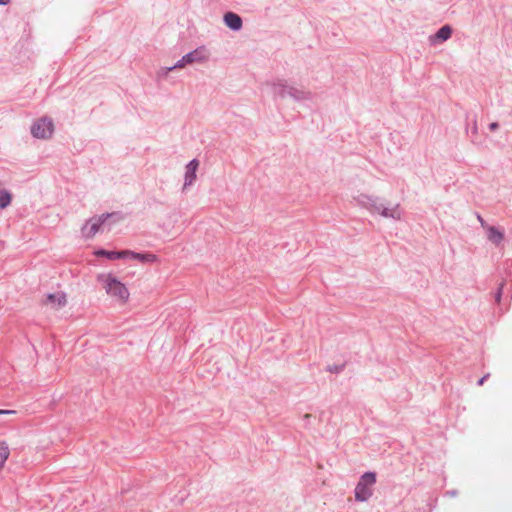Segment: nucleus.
Listing matches in <instances>:
<instances>
[{
	"label": "nucleus",
	"instance_id": "obj_7",
	"mask_svg": "<svg viewBox=\"0 0 512 512\" xmlns=\"http://www.w3.org/2000/svg\"><path fill=\"white\" fill-rule=\"evenodd\" d=\"M208 59V53L204 48H198L184 56L186 63L204 62Z\"/></svg>",
	"mask_w": 512,
	"mask_h": 512
},
{
	"label": "nucleus",
	"instance_id": "obj_13",
	"mask_svg": "<svg viewBox=\"0 0 512 512\" xmlns=\"http://www.w3.org/2000/svg\"><path fill=\"white\" fill-rule=\"evenodd\" d=\"M451 34H452L451 27L449 25H445L438 30V32L435 34L434 38L436 40L446 41L447 39H449L451 37Z\"/></svg>",
	"mask_w": 512,
	"mask_h": 512
},
{
	"label": "nucleus",
	"instance_id": "obj_9",
	"mask_svg": "<svg viewBox=\"0 0 512 512\" xmlns=\"http://www.w3.org/2000/svg\"><path fill=\"white\" fill-rule=\"evenodd\" d=\"M224 22L232 30H239L242 27V19L233 12H227L224 15Z\"/></svg>",
	"mask_w": 512,
	"mask_h": 512
},
{
	"label": "nucleus",
	"instance_id": "obj_11",
	"mask_svg": "<svg viewBox=\"0 0 512 512\" xmlns=\"http://www.w3.org/2000/svg\"><path fill=\"white\" fill-rule=\"evenodd\" d=\"M10 456V448L6 441H0V473Z\"/></svg>",
	"mask_w": 512,
	"mask_h": 512
},
{
	"label": "nucleus",
	"instance_id": "obj_3",
	"mask_svg": "<svg viewBox=\"0 0 512 512\" xmlns=\"http://www.w3.org/2000/svg\"><path fill=\"white\" fill-rule=\"evenodd\" d=\"M54 131V124L49 118H42L34 123L31 128V133L34 137L46 139L52 136Z\"/></svg>",
	"mask_w": 512,
	"mask_h": 512
},
{
	"label": "nucleus",
	"instance_id": "obj_6",
	"mask_svg": "<svg viewBox=\"0 0 512 512\" xmlns=\"http://www.w3.org/2000/svg\"><path fill=\"white\" fill-rule=\"evenodd\" d=\"M123 258H129V259L138 260L141 262H156L157 261V256L154 254H151V253L142 254V253H136V252L129 251V250L123 251Z\"/></svg>",
	"mask_w": 512,
	"mask_h": 512
},
{
	"label": "nucleus",
	"instance_id": "obj_5",
	"mask_svg": "<svg viewBox=\"0 0 512 512\" xmlns=\"http://www.w3.org/2000/svg\"><path fill=\"white\" fill-rule=\"evenodd\" d=\"M67 304V297L64 292L58 291L48 294L43 300V305L53 310H58Z\"/></svg>",
	"mask_w": 512,
	"mask_h": 512
},
{
	"label": "nucleus",
	"instance_id": "obj_12",
	"mask_svg": "<svg viewBox=\"0 0 512 512\" xmlns=\"http://www.w3.org/2000/svg\"><path fill=\"white\" fill-rule=\"evenodd\" d=\"M503 233L499 231L497 228L491 226L488 227V239L495 243L499 244L503 240Z\"/></svg>",
	"mask_w": 512,
	"mask_h": 512
},
{
	"label": "nucleus",
	"instance_id": "obj_18",
	"mask_svg": "<svg viewBox=\"0 0 512 512\" xmlns=\"http://www.w3.org/2000/svg\"><path fill=\"white\" fill-rule=\"evenodd\" d=\"M15 414L13 410H2L0 409V415Z\"/></svg>",
	"mask_w": 512,
	"mask_h": 512
},
{
	"label": "nucleus",
	"instance_id": "obj_20",
	"mask_svg": "<svg viewBox=\"0 0 512 512\" xmlns=\"http://www.w3.org/2000/svg\"><path fill=\"white\" fill-rule=\"evenodd\" d=\"M488 375L482 377L480 380H479V385H483L485 380L487 379Z\"/></svg>",
	"mask_w": 512,
	"mask_h": 512
},
{
	"label": "nucleus",
	"instance_id": "obj_21",
	"mask_svg": "<svg viewBox=\"0 0 512 512\" xmlns=\"http://www.w3.org/2000/svg\"><path fill=\"white\" fill-rule=\"evenodd\" d=\"M10 3V0H0V5H7Z\"/></svg>",
	"mask_w": 512,
	"mask_h": 512
},
{
	"label": "nucleus",
	"instance_id": "obj_8",
	"mask_svg": "<svg viewBox=\"0 0 512 512\" xmlns=\"http://www.w3.org/2000/svg\"><path fill=\"white\" fill-rule=\"evenodd\" d=\"M198 166H199V161L196 159H193L192 161H190L187 164L184 187L191 185L195 181L196 171L198 169Z\"/></svg>",
	"mask_w": 512,
	"mask_h": 512
},
{
	"label": "nucleus",
	"instance_id": "obj_19",
	"mask_svg": "<svg viewBox=\"0 0 512 512\" xmlns=\"http://www.w3.org/2000/svg\"><path fill=\"white\" fill-rule=\"evenodd\" d=\"M489 128L491 131L496 130L498 128V123H496V122L491 123Z\"/></svg>",
	"mask_w": 512,
	"mask_h": 512
},
{
	"label": "nucleus",
	"instance_id": "obj_4",
	"mask_svg": "<svg viewBox=\"0 0 512 512\" xmlns=\"http://www.w3.org/2000/svg\"><path fill=\"white\" fill-rule=\"evenodd\" d=\"M110 216L111 214H102L89 219L82 227L83 236L87 239L94 237Z\"/></svg>",
	"mask_w": 512,
	"mask_h": 512
},
{
	"label": "nucleus",
	"instance_id": "obj_2",
	"mask_svg": "<svg viewBox=\"0 0 512 512\" xmlns=\"http://www.w3.org/2000/svg\"><path fill=\"white\" fill-rule=\"evenodd\" d=\"M375 482V473L367 472L363 474L355 488L356 500L361 502L368 500L372 496V486Z\"/></svg>",
	"mask_w": 512,
	"mask_h": 512
},
{
	"label": "nucleus",
	"instance_id": "obj_22",
	"mask_svg": "<svg viewBox=\"0 0 512 512\" xmlns=\"http://www.w3.org/2000/svg\"><path fill=\"white\" fill-rule=\"evenodd\" d=\"M482 225L484 224L483 219L481 217H478Z\"/></svg>",
	"mask_w": 512,
	"mask_h": 512
},
{
	"label": "nucleus",
	"instance_id": "obj_17",
	"mask_svg": "<svg viewBox=\"0 0 512 512\" xmlns=\"http://www.w3.org/2000/svg\"><path fill=\"white\" fill-rule=\"evenodd\" d=\"M186 60H184V57L178 61L173 68H183L186 65Z\"/></svg>",
	"mask_w": 512,
	"mask_h": 512
},
{
	"label": "nucleus",
	"instance_id": "obj_10",
	"mask_svg": "<svg viewBox=\"0 0 512 512\" xmlns=\"http://www.w3.org/2000/svg\"><path fill=\"white\" fill-rule=\"evenodd\" d=\"M376 210L383 217H390L394 219H400L401 217V212L398 206H395L393 208L376 207Z\"/></svg>",
	"mask_w": 512,
	"mask_h": 512
},
{
	"label": "nucleus",
	"instance_id": "obj_14",
	"mask_svg": "<svg viewBox=\"0 0 512 512\" xmlns=\"http://www.w3.org/2000/svg\"><path fill=\"white\" fill-rule=\"evenodd\" d=\"M96 256H105L110 260L123 258V251L115 252V251H106V250H98L95 252Z\"/></svg>",
	"mask_w": 512,
	"mask_h": 512
},
{
	"label": "nucleus",
	"instance_id": "obj_15",
	"mask_svg": "<svg viewBox=\"0 0 512 512\" xmlns=\"http://www.w3.org/2000/svg\"><path fill=\"white\" fill-rule=\"evenodd\" d=\"M12 196L7 191L0 193V208H6L11 203Z\"/></svg>",
	"mask_w": 512,
	"mask_h": 512
},
{
	"label": "nucleus",
	"instance_id": "obj_1",
	"mask_svg": "<svg viewBox=\"0 0 512 512\" xmlns=\"http://www.w3.org/2000/svg\"><path fill=\"white\" fill-rule=\"evenodd\" d=\"M98 281L102 283L105 292L117 303L125 305L130 299V292L126 285L112 274H101Z\"/></svg>",
	"mask_w": 512,
	"mask_h": 512
},
{
	"label": "nucleus",
	"instance_id": "obj_16",
	"mask_svg": "<svg viewBox=\"0 0 512 512\" xmlns=\"http://www.w3.org/2000/svg\"><path fill=\"white\" fill-rule=\"evenodd\" d=\"M344 365L341 366H328V371L332 373H338L343 369Z\"/></svg>",
	"mask_w": 512,
	"mask_h": 512
}]
</instances>
